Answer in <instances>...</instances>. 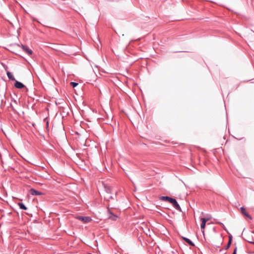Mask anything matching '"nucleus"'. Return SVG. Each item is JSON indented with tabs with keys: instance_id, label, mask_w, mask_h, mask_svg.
<instances>
[{
	"instance_id": "obj_2",
	"label": "nucleus",
	"mask_w": 254,
	"mask_h": 254,
	"mask_svg": "<svg viewBox=\"0 0 254 254\" xmlns=\"http://www.w3.org/2000/svg\"><path fill=\"white\" fill-rule=\"evenodd\" d=\"M200 220L201 221V226H200L201 229L202 230V233H204V229H205V227L206 222L209 220V219L202 218H201Z\"/></svg>"
},
{
	"instance_id": "obj_11",
	"label": "nucleus",
	"mask_w": 254,
	"mask_h": 254,
	"mask_svg": "<svg viewBox=\"0 0 254 254\" xmlns=\"http://www.w3.org/2000/svg\"><path fill=\"white\" fill-rule=\"evenodd\" d=\"M18 205L21 209L23 210L27 209V207L22 203H18Z\"/></svg>"
},
{
	"instance_id": "obj_13",
	"label": "nucleus",
	"mask_w": 254,
	"mask_h": 254,
	"mask_svg": "<svg viewBox=\"0 0 254 254\" xmlns=\"http://www.w3.org/2000/svg\"><path fill=\"white\" fill-rule=\"evenodd\" d=\"M70 84L73 87H76L77 85H78V83H76V82H71L70 83Z\"/></svg>"
},
{
	"instance_id": "obj_15",
	"label": "nucleus",
	"mask_w": 254,
	"mask_h": 254,
	"mask_svg": "<svg viewBox=\"0 0 254 254\" xmlns=\"http://www.w3.org/2000/svg\"><path fill=\"white\" fill-rule=\"evenodd\" d=\"M248 242H249V243H254L253 242L251 241V240H249V241H248Z\"/></svg>"
},
{
	"instance_id": "obj_9",
	"label": "nucleus",
	"mask_w": 254,
	"mask_h": 254,
	"mask_svg": "<svg viewBox=\"0 0 254 254\" xmlns=\"http://www.w3.org/2000/svg\"><path fill=\"white\" fill-rule=\"evenodd\" d=\"M6 74H7V76H8L9 79H11L12 80H13V81H15V78L12 75V74H11V72H10L9 71H7Z\"/></svg>"
},
{
	"instance_id": "obj_12",
	"label": "nucleus",
	"mask_w": 254,
	"mask_h": 254,
	"mask_svg": "<svg viewBox=\"0 0 254 254\" xmlns=\"http://www.w3.org/2000/svg\"><path fill=\"white\" fill-rule=\"evenodd\" d=\"M231 241H232V239L231 238H230L229 241L228 243L226 246V249H228L230 247L231 244Z\"/></svg>"
},
{
	"instance_id": "obj_8",
	"label": "nucleus",
	"mask_w": 254,
	"mask_h": 254,
	"mask_svg": "<svg viewBox=\"0 0 254 254\" xmlns=\"http://www.w3.org/2000/svg\"><path fill=\"white\" fill-rule=\"evenodd\" d=\"M31 194L32 195H40L42 194L41 192L38 191L34 189H31L30 190Z\"/></svg>"
},
{
	"instance_id": "obj_4",
	"label": "nucleus",
	"mask_w": 254,
	"mask_h": 254,
	"mask_svg": "<svg viewBox=\"0 0 254 254\" xmlns=\"http://www.w3.org/2000/svg\"><path fill=\"white\" fill-rule=\"evenodd\" d=\"M14 86L18 89H21L25 87L24 85L22 83L15 80Z\"/></svg>"
},
{
	"instance_id": "obj_1",
	"label": "nucleus",
	"mask_w": 254,
	"mask_h": 254,
	"mask_svg": "<svg viewBox=\"0 0 254 254\" xmlns=\"http://www.w3.org/2000/svg\"><path fill=\"white\" fill-rule=\"evenodd\" d=\"M160 199L163 201H167L169 202L173 205L176 209L179 210H181V207L175 199L169 197L168 196H161L160 197Z\"/></svg>"
},
{
	"instance_id": "obj_5",
	"label": "nucleus",
	"mask_w": 254,
	"mask_h": 254,
	"mask_svg": "<svg viewBox=\"0 0 254 254\" xmlns=\"http://www.w3.org/2000/svg\"><path fill=\"white\" fill-rule=\"evenodd\" d=\"M241 209V213L244 215L245 216L248 217V218H250V219H252L251 217L250 216V215L248 213V212L246 211V209L243 207H241L240 208Z\"/></svg>"
},
{
	"instance_id": "obj_6",
	"label": "nucleus",
	"mask_w": 254,
	"mask_h": 254,
	"mask_svg": "<svg viewBox=\"0 0 254 254\" xmlns=\"http://www.w3.org/2000/svg\"><path fill=\"white\" fill-rule=\"evenodd\" d=\"M22 49L28 55H32V50L29 49L27 46H22Z\"/></svg>"
},
{
	"instance_id": "obj_7",
	"label": "nucleus",
	"mask_w": 254,
	"mask_h": 254,
	"mask_svg": "<svg viewBox=\"0 0 254 254\" xmlns=\"http://www.w3.org/2000/svg\"><path fill=\"white\" fill-rule=\"evenodd\" d=\"M118 217L117 215L113 214L112 213H110V215L109 216V218L113 221H116Z\"/></svg>"
},
{
	"instance_id": "obj_16",
	"label": "nucleus",
	"mask_w": 254,
	"mask_h": 254,
	"mask_svg": "<svg viewBox=\"0 0 254 254\" xmlns=\"http://www.w3.org/2000/svg\"><path fill=\"white\" fill-rule=\"evenodd\" d=\"M248 242H249V243H254L253 242L251 241V240H249V241H248Z\"/></svg>"
},
{
	"instance_id": "obj_3",
	"label": "nucleus",
	"mask_w": 254,
	"mask_h": 254,
	"mask_svg": "<svg viewBox=\"0 0 254 254\" xmlns=\"http://www.w3.org/2000/svg\"><path fill=\"white\" fill-rule=\"evenodd\" d=\"M78 219L82 221L84 223H88L91 221V219L89 217L80 216L78 217Z\"/></svg>"
},
{
	"instance_id": "obj_14",
	"label": "nucleus",
	"mask_w": 254,
	"mask_h": 254,
	"mask_svg": "<svg viewBox=\"0 0 254 254\" xmlns=\"http://www.w3.org/2000/svg\"><path fill=\"white\" fill-rule=\"evenodd\" d=\"M237 248H236L234 251V252L232 254H237Z\"/></svg>"
},
{
	"instance_id": "obj_10",
	"label": "nucleus",
	"mask_w": 254,
	"mask_h": 254,
	"mask_svg": "<svg viewBox=\"0 0 254 254\" xmlns=\"http://www.w3.org/2000/svg\"><path fill=\"white\" fill-rule=\"evenodd\" d=\"M183 239L189 245H190L191 246H194L193 243L190 240H189V239L186 238H183Z\"/></svg>"
}]
</instances>
